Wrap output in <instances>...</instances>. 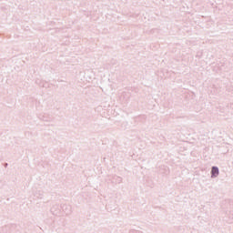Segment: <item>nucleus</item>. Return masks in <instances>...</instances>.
Returning a JSON list of instances; mask_svg holds the SVG:
<instances>
[{
	"instance_id": "f257e3e1",
	"label": "nucleus",
	"mask_w": 233,
	"mask_h": 233,
	"mask_svg": "<svg viewBox=\"0 0 233 233\" xmlns=\"http://www.w3.org/2000/svg\"><path fill=\"white\" fill-rule=\"evenodd\" d=\"M211 174L214 177H217V176H218L219 174V169L216 167H213L211 170Z\"/></svg>"
}]
</instances>
